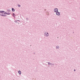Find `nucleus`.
I'll return each mask as SVG.
<instances>
[{
    "instance_id": "nucleus-1",
    "label": "nucleus",
    "mask_w": 80,
    "mask_h": 80,
    "mask_svg": "<svg viewBox=\"0 0 80 80\" xmlns=\"http://www.w3.org/2000/svg\"><path fill=\"white\" fill-rule=\"evenodd\" d=\"M46 33H47V32H45L44 33V36H45L46 37H48L49 36V34L48 32H47V34Z\"/></svg>"
},
{
    "instance_id": "nucleus-2",
    "label": "nucleus",
    "mask_w": 80,
    "mask_h": 80,
    "mask_svg": "<svg viewBox=\"0 0 80 80\" xmlns=\"http://www.w3.org/2000/svg\"><path fill=\"white\" fill-rule=\"evenodd\" d=\"M54 12H58V9L57 8H56L54 9Z\"/></svg>"
},
{
    "instance_id": "nucleus-3",
    "label": "nucleus",
    "mask_w": 80,
    "mask_h": 80,
    "mask_svg": "<svg viewBox=\"0 0 80 80\" xmlns=\"http://www.w3.org/2000/svg\"><path fill=\"white\" fill-rule=\"evenodd\" d=\"M56 14L57 15L59 16V15H60V12H59L58 11L57 12H56Z\"/></svg>"
},
{
    "instance_id": "nucleus-4",
    "label": "nucleus",
    "mask_w": 80,
    "mask_h": 80,
    "mask_svg": "<svg viewBox=\"0 0 80 80\" xmlns=\"http://www.w3.org/2000/svg\"><path fill=\"white\" fill-rule=\"evenodd\" d=\"M0 16H2L3 17H6L7 16L6 15H5V14H3V13H2V14H0Z\"/></svg>"
},
{
    "instance_id": "nucleus-5",
    "label": "nucleus",
    "mask_w": 80,
    "mask_h": 80,
    "mask_svg": "<svg viewBox=\"0 0 80 80\" xmlns=\"http://www.w3.org/2000/svg\"><path fill=\"white\" fill-rule=\"evenodd\" d=\"M18 73L19 74V75H21V74H22V72H21V71H20V70L18 71Z\"/></svg>"
},
{
    "instance_id": "nucleus-6",
    "label": "nucleus",
    "mask_w": 80,
    "mask_h": 80,
    "mask_svg": "<svg viewBox=\"0 0 80 80\" xmlns=\"http://www.w3.org/2000/svg\"><path fill=\"white\" fill-rule=\"evenodd\" d=\"M57 49H59L60 48V47L58 46H57L56 47Z\"/></svg>"
},
{
    "instance_id": "nucleus-7",
    "label": "nucleus",
    "mask_w": 80,
    "mask_h": 80,
    "mask_svg": "<svg viewBox=\"0 0 80 80\" xmlns=\"http://www.w3.org/2000/svg\"><path fill=\"white\" fill-rule=\"evenodd\" d=\"M10 10L8 9L7 10V12H10Z\"/></svg>"
},
{
    "instance_id": "nucleus-8",
    "label": "nucleus",
    "mask_w": 80,
    "mask_h": 80,
    "mask_svg": "<svg viewBox=\"0 0 80 80\" xmlns=\"http://www.w3.org/2000/svg\"><path fill=\"white\" fill-rule=\"evenodd\" d=\"M4 12H5V11H0V13H4Z\"/></svg>"
},
{
    "instance_id": "nucleus-9",
    "label": "nucleus",
    "mask_w": 80,
    "mask_h": 80,
    "mask_svg": "<svg viewBox=\"0 0 80 80\" xmlns=\"http://www.w3.org/2000/svg\"><path fill=\"white\" fill-rule=\"evenodd\" d=\"M12 12H15V9L14 8H12Z\"/></svg>"
},
{
    "instance_id": "nucleus-10",
    "label": "nucleus",
    "mask_w": 80,
    "mask_h": 80,
    "mask_svg": "<svg viewBox=\"0 0 80 80\" xmlns=\"http://www.w3.org/2000/svg\"><path fill=\"white\" fill-rule=\"evenodd\" d=\"M14 15H15V13H13V14H12V16H13V17L15 18V16Z\"/></svg>"
},
{
    "instance_id": "nucleus-11",
    "label": "nucleus",
    "mask_w": 80,
    "mask_h": 80,
    "mask_svg": "<svg viewBox=\"0 0 80 80\" xmlns=\"http://www.w3.org/2000/svg\"><path fill=\"white\" fill-rule=\"evenodd\" d=\"M18 6L19 7H21V5H20V4H18Z\"/></svg>"
},
{
    "instance_id": "nucleus-12",
    "label": "nucleus",
    "mask_w": 80,
    "mask_h": 80,
    "mask_svg": "<svg viewBox=\"0 0 80 80\" xmlns=\"http://www.w3.org/2000/svg\"><path fill=\"white\" fill-rule=\"evenodd\" d=\"M50 65H51V66H52V65H53V63H50Z\"/></svg>"
},
{
    "instance_id": "nucleus-13",
    "label": "nucleus",
    "mask_w": 80,
    "mask_h": 80,
    "mask_svg": "<svg viewBox=\"0 0 80 80\" xmlns=\"http://www.w3.org/2000/svg\"><path fill=\"white\" fill-rule=\"evenodd\" d=\"M7 15H10V13L8 12V13H7Z\"/></svg>"
},
{
    "instance_id": "nucleus-14",
    "label": "nucleus",
    "mask_w": 80,
    "mask_h": 80,
    "mask_svg": "<svg viewBox=\"0 0 80 80\" xmlns=\"http://www.w3.org/2000/svg\"><path fill=\"white\" fill-rule=\"evenodd\" d=\"M47 63H48L49 65H50V62H47Z\"/></svg>"
},
{
    "instance_id": "nucleus-15",
    "label": "nucleus",
    "mask_w": 80,
    "mask_h": 80,
    "mask_svg": "<svg viewBox=\"0 0 80 80\" xmlns=\"http://www.w3.org/2000/svg\"><path fill=\"white\" fill-rule=\"evenodd\" d=\"M14 22H15V23H18V22H17V21H15Z\"/></svg>"
},
{
    "instance_id": "nucleus-16",
    "label": "nucleus",
    "mask_w": 80,
    "mask_h": 80,
    "mask_svg": "<svg viewBox=\"0 0 80 80\" xmlns=\"http://www.w3.org/2000/svg\"><path fill=\"white\" fill-rule=\"evenodd\" d=\"M28 18H26V20L27 21H28Z\"/></svg>"
},
{
    "instance_id": "nucleus-17",
    "label": "nucleus",
    "mask_w": 80,
    "mask_h": 80,
    "mask_svg": "<svg viewBox=\"0 0 80 80\" xmlns=\"http://www.w3.org/2000/svg\"><path fill=\"white\" fill-rule=\"evenodd\" d=\"M7 12H4V14H7Z\"/></svg>"
},
{
    "instance_id": "nucleus-18",
    "label": "nucleus",
    "mask_w": 80,
    "mask_h": 80,
    "mask_svg": "<svg viewBox=\"0 0 80 80\" xmlns=\"http://www.w3.org/2000/svg\"><path fill=\"white\" fill-rule=\"evenodd\" d=\"M33 54L34 55H35V52H33Z\"/></svg>"
},
{
    "instance_id": "nucleus-19",
    "label": "nucleus",
    "mask_w": 80,
    "mask_h": 80,
    "mask_svg": "<svg viewBox=\"0 0 80 80\" xmlns=\"http://www.w3.org/2000/svg\"><path fill=\"white\" fill-rule=\"evenodd\" d=\"M54 65H55V64H54V63L52 64V65L54 66Z\"/></svg>"
},
{
    "instance_id": "nucleus-20",
    "label": "nucleus",
    "mask_w": 80,
    "mask_h": 80,
    "mask_svg": "<svg viewBox=\"0 0 80 80\" xmlns=\"http://www.w3.org/2000/svg\"><path fill=\"white\" fill-rule=\"evenodd\" d=\"M74 72H75V71H76V70H75V69H74Z\"/></svg>"
},
{
    "instance_id": "nucleus-21",
    "label": "nucleus",
    "mask_w": 80,
    "mask_h": 80,
    "mask_svg": "<svg viewBox=\"0 0 80 80\" xmlns=\"http://www.w3.org/2000/svg\"><path fill=\"white\" fill-rule=\"evenodd\" d=\"M17 21H19V22H20V20H17Z\"/></svg>"
},
{
    "instance_id": "nucleus-22",
    "label": "nucleus",
    "mask_w": 80,
    "mask_h": 80,
    "mask_svg": "<svg viewBox=\"0 0 80 80\" xmlns=\"http://www.w3.org/2000/svg\"><path fill=\"white\" fill-rule=\"evenodd\" d=\"M73 33H74V32H73Z\"/></svg>"
},
{
    "instance_id": "nucleus-23",
    "label": "nucleus",
    "mask_w": 80,
    "mask_h": 80,
    "mask_svg": "<svg viewBox=\"0 0 80 80\" xmlns=\"http://www.w3.org/2000/svg\"><path fill=\"white\" fill-rule=\"evenodd\" d=\"M0 15H1V14H0Z\"/></svg>"
}]
</instances>
